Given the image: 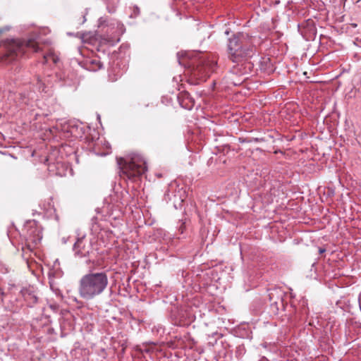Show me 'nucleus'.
<instances>
[{"label":"nucleus","mask_w":361,"mask_h":361,"mask_svg":"<svg viewBox=\"0 0 361 361\" xmlns=\"http://www.w3.org/2000/svg\"><path fill=\"white\" fill-rule=\"evenodd\" d=\"M76 36L80 38L82 40H85L87 38V34L86 33L78 32Z\"/></svg>","instance_id":"8"},{"label":"nucleus","mask_w":361,"mask_h":361,"mask_svg":"<svg viewBox=\"0 0 361 361\" xmlns=\"http://www.w3.org/2000/svg\"><path fill=\"white\" fill-rule=\"evenodd\" d=\"M225 34H226V35H228V34H229V30H227L225 32Z\"/></svg>","instance_id":"13"},{"label":"nucleus","mask_w":361,"mask_h":361,"mask_svg":"<svg viewBox=\"0 0 361 361\" xmlns=\"http://www.w3.org/2000/svg\"><path fill=\"white\" fill-rule=\"evenodd\" d=\"M49 59H51L54 63H57V61L59 60L58 58L55 57L54 55L49 54V55H45L44 56V63H47Z\"/></svg>","instance_id":"7"},{"label":"nucleus","mask_w":361,"mask_h":361,"mask_svg":"<svg viewBox=\"0 0 361 361\" xmlns=\"http://www.w3.org/2000/svg\"><path fill=\"white\" fill-rule=\"evenodd\" d=\"M9 30V28H8V27H3V28H0V35H1V33H3L4 32L7 31V30Z\"/></svg>","instance_id":"9"},{"label":"nucleus","mask_w":361,"mask_h":361,"mask_svg":"<svg viewBox=\"0 0 361 361\" xmlns=\"http://www.w3.org/2000/svg\"><path fill=\"white\" fill-rule=\"evenodd\" d=\"M27 50H31L33 52L38 51V42L35 37L6 41L0 46V58L5 63H10L19 56H22Z\"/></svg>","instance_id":"2"},{"label":"nucleus","mask_w":361,"mask_h":361,"mask_svg":"<svg viewBox=\"0 0 361 361\" xmlns=\"http://www.w3.org/2000/svg\"><path fill=\"white\" fill-rule=\"evenodd\" d=\"M0 295H1V296H4V295H5V293H4V290H3V289H2L1 287H0Z\"/></svg>","instance_id":"11"},{"label":"nucleus","mask_w":361,"mask_h":361,"mask_svg":"<svg viewBox=\"0 0 361 361\" xmlns=\"http://www.w3.org/2000/svg\"><path fill=\"white\" fill-rule=\"evenodd\" d=\"M109 284L106 271H91L83 275L78 282V291L80 297L91 300L102 294Z\"/></svg>","instance_id":"1"},{"label":"nucleus","mask_w":361,"mask_h":361,"mask_svg":"<svg viewBox=\"0 0 361 361\" xmlns=\"http://www.w3.org/2000/svg\"><path fill=\"white\" fill-rule=\"evenodd\" d=\"M247 35L238 32L228 39V51L230 59L234 63H242L255 54V47Z\"/></svg>","instance_id":"3"},{"label":"nucleus","mask_w":361,"mask_h":361,"mask_svg":"<svg viewBox=\"0 0 361 361\" xmlns=\"http://www.w3.org/2000/svg\"><path fill=\"white\" fill-rule=\"evenodd\" d=\"M76 255L82 257L89 255L92 251V241L89 237L83 235L78 239L73 246Z\"/></svg>","instance_id":"6"},{"label":"nucleus","mask_w":361,"mask_h":361,"mask_svg":"<svg viewBox=\"0 0 361 361\" xmlns=\"http://www.w3.org/2000/svg\"><path fill=\"white\" fill-rule=\"evenodd\" d=\"M234 73H238V71L237 70H235V67H233V69L232 71Z\"/></svg>","instance_id":"12"},{"label":"nucleus","mask_w":361,"mask_h":361,"mask_svg":"<svg viewBox=\"0 0 361 361\" xmlns=\"http://www.w3.org/2000/svg\"><path fill=\"white\" fill-rule=\"evenodd\" d=\"M325 251H326V250H325L324 248H319V252L320 254L324 253Z\"/></svg>","instance_id":"10"},{"label":"nucleus","mask_w":361,"mask_h":361,"mask_svg":"<svg viewBox=\"0 0 361 361\" xmlns=\"http://www.w3.org/2000/svg\"><path fill=\"white\" fill-rule=\"evenodd\" d=\"M121 169V176L129 180H135L147 171V162L140 154H134L130 160L121 159L118 161Z\"/></svg>","instance_id":"5"},{"label":"nucleus","mask_w":361,"mask_h":361,"mask_svg":"<svg viewBox=\"0 0 361 361\" xmlns=\"http://www.w3.org/2000/svg\"><path fill=\"white\" fill-rule=\"evenodd\" d=\"M195 56L190 57L188 54L180 58L178 53V59L180 65L188 67L194 77L199 79H204L209 77L210 73L214 71L216 63L204 57L200 53L194 54Z\"/></svg>","instance_id":"4"}]
</instances>
